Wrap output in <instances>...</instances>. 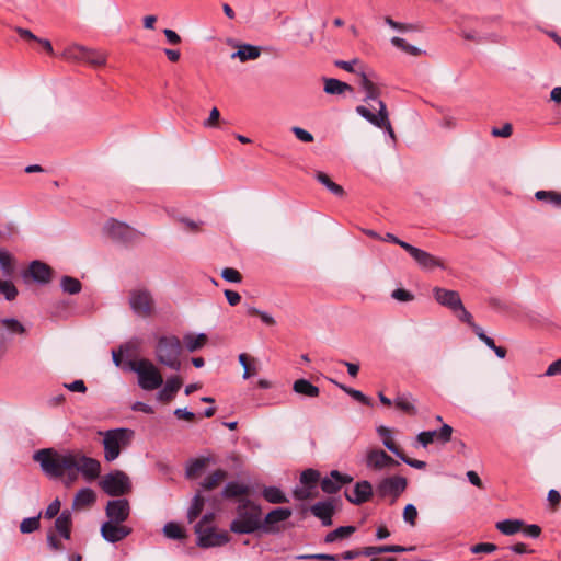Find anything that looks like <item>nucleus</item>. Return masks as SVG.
Listing matches in <instances>:
<instances>
[{
  "label": "nucleus",
  "instance_id": "nucleus-1",
  "mask_svg": "<svg viewBox=\"0 0 561 561\" xmlns=\"http://www.w3.org/2000/svg\"><path fill=\"white\" fill-rule=\"evenodd\" d=\"M33 459L39 463L47 477L65 478L66 485L77 481L79 473L85 480L92 481L101 472L100 461L85 456L80 450L58 451L54 448H43L34 454Z\"/></svg>",
  "mask_w": 561,
  "mask_h": 561
},
{
  "label": "nucleus",
  "instance_id": "nucleus-2",
  "mask_svg": "<svg viewBox=\"0 0 561 561\" xmlns=\"http://www.w3.org/2000/svg\"><path fill=\"white\" fill-rule=\"evenodd\" d=\"M261 506L250 500H242L237 507V517L230 524L234 534H253L261 530Z\"/></svg>",
  "mask_w": 561,
  "mask_h": 561
},
{
  "label": "nucleus",
  "instance_id": "nucleus-3",
  "mask_svg": "<svg viewBox=\"0 0 561 561\" xmlns=\"http://www.w3.org/2000/svg\"><path fill=\"white\" fill-rule=\"evenodd\" d=\"M181 353L182 343L178 336L163 335L158 339L154 347V354L159 364L173 370H180Z\"/></svg>",
  "mask_w": 561,
  "mask_h": 561
},
{
  "label": "nucleus",
  "instance_id": "nucleus-4",
  "mask_svg": "<svg viewBox=\"0 0 561 561\" xmlns=\"http://www.w3.org/2000/svg\"><path fill=\"white\" fill-rule=\"evenodd\" d=\"M130 370L137 374L138 385L146 391H151L160 388L163 383V378L157 366L147 358L129 360Z\"/></svg>",
  "mask_w": 561,
  "mask_h": 561
},
{
  "label": "nucleus",
  "instance_id": "nucleus-5",
  "mask_svg": "<svg viewBox=\"0 0 561 561\" xmlns=\"http://www.w3.org/2000/svg\"><path fill=\"white\" fill-rule=\"evenodd\" d=\"M133 435V431L128 428L106 431L103 437L105 460L112 462L117 459L121 454V449L129 445Z\"/></svg>",
  "mask_w": 561,
  "mask_h": 561
},
{
  "label": "nucleus",
  "instance_id": "nucleus-6",
  "mask_svg": "<svg viewBox=\"0 0 561 561\" xmlns=\"http://www.w3.org/2000/svg\"><path fill=\"white\" fill-rule=\"evenodd\" d=\"M100 486L110 496H122L131 491L129 477L121 470L105 474L100 481Z\"/></svg>",
  "mask_w": 561,
  "mask_h": 561
},
{
  "label": "nucleus",
  "instance_id": "nucleus-7",
  "mask_svg": "<svg viewBox=\"0 0 561 561\" xmlns=\"http://www.w3.org/2000/svg\"><path fill=\"white\" fill-rule=\"evenodd\" d=\"M408 480L401 476H391L381 479L376 485V494L380 499L390 497V503L393 504L399 496L405 491Z\"/></svg>",
  "mask_w": 561,
  "mask_h": 561
},
{
  "label": "nucleus",
  "instance_id": "nucleus-8",
  "mask_svg": "<svg viewBox=\"0 0 561 561\" xmlns=\"http://www.w3.org/2000/svg\"><path fill=\"white\" fill-rule=\"evenodd\" d=\"M357 114H359L363 118L368 121L374 126L385 129L389 136L394 139L396 135L391 123L389 121V113L387 106L383 101L378 102V113L374 114L369 108L364 105H358L356 107Z\"/></svg>",
  "mask_w": 561,
  "mask_h": 561
},
{
  "label": "nucleus",
  "instance_id": "nucleus-9",
  "mask_svg": "<svg viewBox=\"0 0 561 561\" xmlns=\"http://www.w3.org/2000/svg\"><path fill=\"white\" fill-rule=\"evenodd\" d=\"M130 309L139 317L147 318L153 312L154 300L150 290L146 288L133 289L129 294Z\"/></svg>",
  "mask_w": 561,
  "mask_h": 561
},
{
  "label": "nucleus",
  "instance_id": "nucleus-10",
  "mask_svg": "<svg viewBox=\"0 0 561 561\" xmlns=\"http://www.w3.org/2000/svg\"><path fill=\"white\" fill-rule=\"evenodd\" d=\"M195 534L197 535V546L204 549L221 547L230 540L227 531H216L214 526L203 528V525H195Z\"/></svg>",
  "mask_w": 561,
  "mask_h": 561
},
{
  "label": "nucleus",
  "instance_id": "nucleus-11",
  "mask_svg": "<svg viewBox=\"0 0 561 561\" xmlns=\"http://www.w3.org/2000/svg\"><path fill=\"white\" fill-rule=\"evenodd\" d=\"M104 234L116 242L127 243L137 238V231L125 222L111 218L103 228Z\"/></svg>",
  "mask_w": 561,
  "mask_h": 561
},
{
  "label": "nucleus",
  "instance_id": "nucleus-12",
  "mask_svg": "<svg viewBox=\"0 0 561 561\" xmlns=\"http://www.w3.org/2000/svg\"><path fill=\"white\" fill-rule=\"evenodd\" d=\"M293 515V511L289 507H277L268 512L261 520V531L265 534H276L280 530L279 523L287 520Z\"/></svg>",
  "mask_w": 561,
  "mask_h": 561
},
{
  "label": "nucleus",
  "instance_id": "nucleus-13",
  "mask_svg": "<svg viewBox=\"0 0 561 561\" xmlns=\"http://www.w3.org/2000/svg\"><path fill=\"white\" fill-rule=\"evenodd\" d=\"M131 528L122 523L104 522L101 526V536L107 542L115 543L130 535Z\"/></svg>",
  "mask_w": 561,
  "mask_h": 561
},
{
  "label": "nucleus",
  "instance_id": "nucleus-14",
  "mask_svg": "<svg viewBox=\"0 0 561 561\" xmlns=\"http://www.w3.org/2000/svg\"><path fill=\"white\" fill-rule=\"evenodd\" d=\"M400 247L404 249L422 268L433 270L435 267L443 266L440 261L431 253L415 248L408 242L400 243Z\"/></svg>",
  "mask_w": 561,
  "mask_h": 561
},
{
  "label": "nucleus",
  "instance_id": "nucleus-15",
  "mask_svg": "<svg viewBox=\"0 0 561 561\" xmlns=\"http://www.w3.org/2000/svg\"><path fill=\"white\" fill-rule=\"evenodd\" d=\"M108 522L124 523L130 513L129 502L126 499L108 501L105 507Z\"/></svg>",
  "mask_w": 561,
  "mask_h": 561
},
{
  "label": "nucleus",
  "instance_id": "nucleus-16",
  "mask_svg": "<svg viewBox=\"0 0 561 561\" xmlns=\"http://www.w3.org/2000/svg\"><path fill=\"white\" fill-rule=\"evenodd\" d=\"M398 465L399 462L382 449H370L366 455V466L371 470L379 471Z\"/></svg>",
  "mask_w": 561,
  "mask_h": 561
},
{
  "label": "nucleus",
  "instance_id": "nucleus-17",
  "mask_svg": "<svg viewBox=\"0 0 561 561\" xmlns=\"http://www.w3.org/2000/svg\"><path fill=\"white\" fill-rule=\"evenodd\" d=\"M433 297L440 306L448 308L451 312L459 308L462 302L458 291L443 287H434Z\"/></svg>",
  "mask_w": 561,
  "mask_h": 561
},
{
  "label": "nucleus",
  "instance_id": "nucleus-18",
  "mask_svg": "<svg viewBox=\"0 0 561 561\" xmlns=\"http://www.w3.org/2000/svg\"><path fill=\"white\" fill-rule=\"evenodd\" d=\"M352 481L353 478L351 476L333 470L331 471L330 477H327L321 481V489L328 494H333L336 493L342 485L351 483Z\"/></svg>",
  "mask_w": 561,
  "mask_h": 561
},
{
  "label": "nucleus",
  "instance_id": "nucleus-19",
  "mask_svg": "<svg viewBox=\"0 0 561 561\" xmlns=\"http://www.w3.org/2000/svg\"><path fill=\"white\" fill-rule=\"evenodd\" d=\"M373 494H374V491H373L371 483L364 480V481L357 482L354 485L353 491L346 492L345 496L351 503L360 505V504L369 501L370 497L373 496Z\"/></svg>",
  "mask_w": 561,
  "mask_h": 561
},
{
  "label": "nucleus",
  "instance_id": "nucleus-20",
  "mask_svg": "<svg viewBox=\"0 0 561 561\" xmlns=\"http://www.w3.org/2000/svg\"><path fill=\"white\" fill-rule=\"evenodd\" d=\"M51 273L53 271L47 264L41 261H33L23 276L25 278L30 276L36 283L46 284L50 282Z\"/></svg>",
  "mask_w": 561,
  "mask_h": 561
},
{
  "label": "nucleus",
  "instance_id": "nucleus-21",
  "mask_svg": "<svg viewBox=\"0 0 561 561\" xmlns=\"http://www.w3.org/2000/svg\"><path fill=\"white\" fill-rule=\"evenodd\" d=\"M359 84L362 89L365 91L364 102L368 103L369 101H381L379 98L381 95V87L369 79V77L362 71L359 73Z\"/></svg>",
  "mask_w": 561,
  "mask_h": 561
},
{
  "label": "nucleus",
  "instance_id": "nucleus-22",
  "mask_svg": "<svg viewBox=\"0 0 561 561\" xmlns=\"http://www.w3.org/2000/svg\"><path fill=\"white\" fill-rule=\"evenodd\" d=\"M310 512L321 519L323 526L332 525V515L334 513V505L332 501L317 502L310 507Z\"/></svg>",
  "mask_w": 561,
  "mask_h": 561
},
{
  "label": "nucleus",
  "instance_id": "nucleus-23",
  "mask_svg": "<svg viewBox=\"0 0 561 561\" xmlns=\"http://www.w3.org/2000/svg\"><path fill=\"white\" fill-rule=\"evenodd\" d=\"M174 221L187 232L198 231L204 224L199 218L194 216V213H173Z\"/></svg>",
  "mask_w": 561,
  "mask_h": 561
},
{
  "label": "nucleus",
  "instance_id": "nucleus-24",
  "mask_svg": "<svg viewBox=\"0 0 561 561\" xmlns=\"http://www.w3.org/2000/svg\"><path fill=\"white\" fill-rule=\"evenodd\" d=\"M412 550H414V547L407 548L399 545L369 546L363 549V556L374 557L380 553H399Z\"/></svg>",
  "mask_w": 561,
  "mask_h": 561
},
{
  "label": "nucleus",
  "instance_id": "nucleus-25",
  "mask_svg": "<svg viewBox=\"0 0 561 561\" xmlns=\"http://www.w3.org/2000/svg\"><path fill=\"white\" fill-rule=\"evenodd\" d=\"M182 386V380L178 376L168 378L164 387L158 392V399L163 402L171 401Z\"/></svg>",
  "mask_w": 561,
  "mask_h": 561
},
{
  "label": "nucleus",
  "instance_id": "nucleus-26",
  "mask_svg": "<svg viewBox=\"0 0 561 561\" xmlns=\"http://www.w3.org/2000/svg\"><path fill=\"white\" fill-rule=\"evenodd\" d=\"M87 50V46L80 44H71L62 50L61 58L72 62H84Z\"/></svg>",
  "mask_w": 561,
  "mask_h": 561
},
{
  "label": "nucleus",
  "instance_id": "nucleus-27",
  "mask_svg": "<svg viewBox=\"0 0 561 561\" xmlns=\"http://www.w3.org/2000/svg\"><path fill=\"white\" fill-rule=\"evenodd\" d=\"M208 341V337L205 333H198V334H193V333H187L183 336V346L185 347L186 351L193 353V352H196L201 348H203L206 343Z\"/></svg>",
  "mask_w": 561,
  "mask_h": 561
},
{
  "label": "nucleus",
  "instance_id": "nucleus-28",
  "mask_svg": "<svg viewBox=\"0 0 561 561\" xmlns=\"http://www.w3.org/2000/svg\"><path fill=\"white\" fill-rule=\"evenodd\" d=\"M260 55V47L250 44H243L236 53L231 55V58H238L240 61L244 62L248 60H254L259 58Z\"/></svg>",
  "mask_w": 561,
  "mask_h": 561
},
{
  "label": "nucleus",
  "instance_id": "nucleus-29",
  "mask_svg": "<svg viewBox=\"0 0 561 561\" xmlns=\"http://www.w3.org/2000/svg\"><path fill=\"white\" fill-rule=\"evenodd\" d=\"M72 524L71 513L64 511L55 520V528L65 539H70V528Z\"/></svg>",
  "mask_w": 561,
  "mask_h": 561
},
{
  "label": "nucleus",
  "instance_id": "nucleus-30",
  "mask_svg": "<svg viewBox=\"0 0 561 561\" xmlns=\"http://www.w3.org/2000/svg\"><path fill=\"white\" fill-rule=\"evenodd\" d=\"M96 501L95 492L90 488L79 490L73 499L75 507H87Z\"/></svg>",
  "mask_w": 561,
  "mask_h": 561
},
{
  "label": "nucleus",
  "instance_id": "nucleus-31",
  "mask_svg": "<svg viewBox=\"0 0 561 561\" xmlns=\"http://www.w3.org/2000/svg\"><path fill=\"white\" fill-rule=\"evenodd\" d=\"M262 496L266 502L272 504H283L289 502L285 493L277 486H265L262 490Z\"/></svg>",
  "mask_w": 561,
  "mask_h": 561
},
{
  "label": "nucleus",
  "instance_id": "nucleus-32",
  "mask_svg": "<svg viewBox=\"0 0 561 561\" xmlns=\"http://www.w3.org/2000/svg\"><path fill=\"white\" fill-rule=\"evenodd\" d=\"M523 526L522 519H504L495 524L496 529L506 536L515 535L523 529Z\"/></svg>",
  "mask_w": 561,
  "mask_h": 561
},
{
  "label": "nucleus",
  "instance_id": "nucleus-33",
  "mask_svg": "<svg viewBox=\"0 0 561 561\" xmlns=\"http://www.w3.org/2000/svg\"><path fill=\"white\" fill-rule=\"evenodd\" d=\"M346 91L352 92L353 91L352 85H350L343 81H340L337 79H334V78H329V79L324 80V92L325 93L332 94V95H339V94H343Z\"/></svg>",
  "mask_w": 561,
  "mask_h": 561
},
{
  "label": "nucleus",
  "instance_id": "nucleus-34",
  "mask_svg": "<svg viewBox=\"0 0 561 561\" xmlns=\"http://www.w3.org/2000/svg\"><path fill=\"white\" fill-rule=\"evenodd\" d=\"M293 389L296 393L314 398L318 397L320 393V390L318 387L313 386L309 380L307 379H298L294 382Z\"/></svg>",
  "mask_w": 561,
  "mask_h": 561
},
{
  "label": "nucleus",
  "instance_id": "nucleus-35",
  "mask_svg": "<svg viewBox=\"0 0 561 561\" xmlns=\"http://www.w3.org/2000/svg\"><path fill=\"white\" fill-rule=\"evenodd\" d=\"M535 197L553 208H561V192L537 191Z\"/></svg>",
  "mask_w": 561,
  "mask_h": 561
},
{
  "label": "nucleus",
  "instance_id": "nucleus-36",
  "mask_svg": "<svg viewBox=\"0 0 561 561\" xmlns=\"http://www.w3.org/2000/svg\"><path fill=\"white\" fill-rule=\"evenodd\" d=\"M107 61V54L103 50L88 47L85 55V64L92 67L105 66Z\"/></svg>",
  "mask_w": 561,
  "mask_h": 561
},
{
  "label": "nucleus",
  "instance_id": "nucleus-37",
  "mask_svg": "<svg viewBox=\"0 0 561 561\" xmlns=\"http://www.w3.org/2000/svg\"><path fill=\"white\" fill-rule=\"evenodd\" d=\"M0 267L5 277H10L14 274V257L4 249H0Z\"/></svg>",
  "mask_w": 561,
  "mask_h": 561
},
{
  "label": "nucleus",
  "instance_id": "nucleus-38",
  "mask_svg": "<svg viewBox=\"0 0 561 561\" xmlns=\"http://www.w3.org/2000/svg\"><path fill=\"white\" fill-rule=\"evenodd\" d=\"M316 179L335 196H343V194H344L343 187L341 185L336 184L335 182H333L327 173L318 171L316 173Z\"/></svg>",
  "mask_w": 561,
  "mask_h": 561
},
{
  "label": "nucleus",
  "instance_id": "nucleus-39",
  "mask_svg": "<svg viewBox=\"0 0 561 561\" xmlns=\"http://www.w3.org/2000/svg\"><path fill=\"white\" fill-rule=\"evenodd\" d=\"M356 528L354 526H341L336 529L327 534L324 541L327 543H331L344 538L350 537L353 533H355Z\"/></svg>",
  "mask_w": 561,
  "mask_h": 561
},
{
  "label": "nucleus",
  "instance_id": "nucleus-40",
  "mask_svg": "<svg viewBox=\"0 0 561 561\" xmlns=\"http://www.w3.org/2000/svg\"><path fill=\"white\" fill-rule=\"evenodd\" d=\"M226 478H227V472L222 469H217L216 471H214L213 473H210L209 476H207L204 479L202 486L204 490H208V491L213 490L216 486H218L219 483L221 481H224Z\"/></svg>",
  "mask_w": 561,
  "mask_h": 561
},
{
  "label": "nucleus",
  "instance_id": "nucleus-41",
  "mask_svg": "<svg viewBox=\"0 0 561 561\" xmlns=\"http://www.w3.org/2000/svg\"><path fill=\"white\" fill-rule=\"evenodd\" d=\"M163 535L169 539L181 540L186 537L185 530L176 523L169 522L163 526Z\"/></svg>",
  "mask_w": 561,
  "mask_h": 561
},
{
  "label": "nucleus",
  "instance_id": "nucleus-42",
  "mask_svg": "<svg viewBox=\"0 0 561 561\" xmlns=\"http://www.w3.org/2000/svg\"><path fill=\"white\" fill-rule=\"evenodd\" d=\"M394 404L397 409L408 413V414H415L416 409L413 403V399L411 394H400L394 399Z\"/></svg>",
  "mask_w": 561,
  "mask_h": 561
},
{
  "label": "nucleus",
  "instance_id": "nucleus-43",
  "mask_svg": "<svg viewBox=\"0 0 561 561\" xmlns=\"http://www.w3.org/2000/svg\"><path fill=\"white\" fill-rule=\"evenodd\" d=\"M205 500L201 494H196L192 500L191 506L187 511V519L190 523L194 522L203 511Z\"/></svg>",
  "mask_w": 561,
  "mask_h": 561
},
{
  "label": "nucleus",
  "instance_id": "nucleus-44",
  "mask_svg": "<svg viewBox=\"0 0 561 561\" xmlns=\"http://www.w3.org/2000/svg\"><path fill=\"white\" fill-rule=\"evenodd\" d=\"M60 286L65 293L70 295L80 293L82 288L80 280L71 276H64Z\"/></svg>",
  "mask_w": 561,
  "mask_h": 561
},
{
  "label": "nucleus",
  "instance_id": "nucleus-45",
  "mask_svg": "<svg viewBox=\"0 0 561 561\" xmlns=\"http://www.w3.org/2000/svg\"><path fill=\"white\" fill-rule=\"evenodd\" d=\"M391 44L411 56H420L422 54L420 48L410 45L405 39L398 36L391 38Z\"/></svg>",
  "mask_w": 561,
  "mask_h": 561
},
{
  "label": "nucleus",
  "instance_id": "nucleus-46",
  "mask_svg": "<svg viewBox=\"0 0 561 561\" xmlns=\"http://www.w3.org/2000/svg\"><path fill=\"white\" fill-rule=\"evenodd\" d=\"M248 492L247 486L237 483V482H229L225 485L222 490V495L225 497H234L239 495H243Z\"/></svg>",
  "mask_w": 561,
  "mask_h": 561
},
{
  "label": "nucleus",
  "instance_id": "nucleus-47",
  "mask_svg": "<svg viewBox=\"0 0 561 561\" xmlns=\"http://www.w3.org/2000/svg\"><path fill=\"white\" fill-rule=\"evenodd\" d=\"M0 294L11 301L18 296V289L12 282L0 279Z\"/></svg>",
  "mask_w": 561,
  "mask_h": 561
},
{
  "label": "nucleus",
  "instance_id": "nucleus-48",
  "mask_svg": "<svg viewBox=\"0 0 561 561\" xmlns=\"http://www.w3.org/2000/svg\"><path fill=\"white\" fill-rule=\"evenodd\" d=\"M320 478V474L317 470L313 469H307L302 471L300 476V482L304 485H309L316 489L317 482Z\"/></svg>",
  "mask_w": 561,
  "mask_h": 561
},
{
  "label": "nucleus",
  "instance_id": "nucleus-49",
  "mask_svg": "<svg viewBox=\"0 0 561 561\" xmlns=\"http://www.w3.org/2000/svg\"><path fill=\"white\" fill-rule=\"evenodd\" d=\"M206 462L207 459L205 458L194 459L186 468V476L188 478H195L205 468Z\"/></svg>",
  "mask_w": 561,
  "mask_h": 561
},
{
  "label": "nucleus",
  "instance_id": "nucleus-50",
  "mask_svg": "<svg viewBox=\"0 0 561 561\" xmlns=\"http://www.w3.org/2000/svg\"><path fill=\"white\" fill-rule=\"evenodd\" d=\"M298 560H317V561H340V556L329 553H310L299 554L296 557Z\"/></svg>",
  "mask_w": 561,
  "mask_h": 561
},
{
  "label": "nucleus",
  "instance_id": "nucleus-51",
  "mask_svg": "<svg viewBox=\"0 0 561 561\" xmlns=\"http://www.w3.org/2000/svg\"><path fill=\"white\" fill-rule=\"evenodd\" d=\"M39 527V516L37 517H28L24 518L20 524V531L23 534H31L38 529Z\"/></svg>",
  "mask_w": 561,
  "mask_h": 561
},
{
  "label": "nucleus",
  "instance_id": "nucleus-52",
  "mask_svg": "<svg viewBox=\"0 0 561 561\" xmlns=\"http://www.w3.org/2000/svg\"><path fill=\"white\" fill-rule=\"evenodd\" d=\"M1 323L12 333L23 334L25 332L24 325L16 319L5 318L1 320Z\"/></svg>",
  "mask_w": 561,
  "mask_h": 561
},
{
  "label": "nucleus",
  "instance_id": "nucleus-53",
  "mask_svg": "<svg viewBox=\"0 0 561 561\" xmlns=\"http://www.w3.org/2000/svg\"><path fill=\"white\" fill-rule=\"evenodd\" d=\"M221 277L230 283H240L242 280V276L240 272L232 267H226L221 271Z\"/></svg>",
  "mask_w": 561,
  "mask_h": 561
},
{
  "label": "nucleus",
  "instance_id": "nucleus-54",
  "mask_svg": "<svg viewBox=\"0 0 561 561\" xmlns=\"http://www.w3.org/2000/svg\"><path fill=\"white\" fill-rule=\"evenodd\" d=\"M417 510L413 504H408L403 511V519L411 526L416 524Z\"/></svg>",
  "mask_w": 561,
  "mask_h": 561
},
{
  "label": "nucleus",
  "instance_id": "nucleus-55",
  "mask_svg": "<svg viewBox=\"0 0 561 561\" xmlns=\"http://www.w3.org/2000/svg\"><path fill=\"white\" fill-rule=\"evenodd\" d=\"M462 37L467 41H474L478 43H481L483 41H489V42H493V43L500 42V39L497 38V36L495 34H490L488 36L482 37V36H476V34L471 31L470 32L463 31Z\"/></svg>",
  "mask_w": 561,
  "mask_h": 561
},
{
  "label": "nucleus",
  "instance_id": "nucleus-56",
  "mask_svg": "<svg viewBox=\"0 0 561 561\" xmlns=\"http://www.w3.org/2000/svg\"><path fill=\"white\" fill-rule=\"evenodd\" d=\"M391 297L401 302H408V301H412L414 299V295L411 291L403 289V288L394 289L391 293Z\"/></svg>",
  "mask_w": 561,
  "mask_h": 561
},
{
  "label": "nucleus",
  "instance_id": "nucleus-57",
  "mask_svg": "<svg viewBox=\"0 0 561 561\" xmlns=\"http://www.w3.org/2000/svg\"><path fill=\"white\" fill-rule=\"evenodd\" d=\"M453 313L461 321L467 324H471L473 322L472 314L465 308L463 304H460L459 308H456Z\"/></svg>",
  "mask_w": 561,
  "mask_h": 561
},
{
  "label": "nucleus",
  "instance_id": "nucleus-58",
  "mask_svg": "<svg viewBox=\"0 0 561 561\" xmlns=\"http://www.w3.org/2000/svg\"><path fill=\"white\" fill-rule=\"evenodd\" d=\"M497 549L496 545L491 542H481L471 547L472 553H491Z\"/></svg>",
  "mask_w": 561,
  "mask_h": 561
},
{
  "label": "nucleus",
  "instance_id": "nucleus-59",
  "mask_svg": "<svg viewBox=\"0 0 561 561\" xmlns=\"http://www.w3.org/2000/svg\"><path fill=\"white\" fill-rule=\"evenodd\" d=\"M314 488L309 485L298 486L294 490V495L297 500H307L312 496Z\"/></svg>",
  "mask_w": 561,
  "mask_h": 561
},
{
  "label": "nucleus",
  "instance_id": "nucleus-60",
  "mask_svg": "<svg viewBox=\"0 0 561 561\" xmlns=\"http://www.w3.org/2000/svg\"><path fill=\"white\" fill-rule=\"evenodd\" d=\"M436 434H437V431H425V432H421L419 435H417V440L419 443L423 446V447H426L427 445H430L431 443L434 442V439L436 438Z\"/></svg>",
  "mask_w": 561,
  "mask_h": 561
},
{
  "label": "nucleus",
  "instance_id": "nucleus-61",
  "mask_svg": "<svg viewBox=\"0 0 561 561\" xmlns=\"http://www.w3.org/2000/svg\"><path fill=\"white\" fill-rule=\"evenodd\" d=\"M453 434V427L448 424H444L439 431H437L436 439L442 443H447L450 440Z\"/></svg>",
  "mask_w": 561,
  "mask_h": 561
},
{
  "label": "nucleus",
  "instance_id": "nucleus-62",
  "mask_svg": "<svg viewBox=\"0 0 561 561\" xmlns=\"http://www.w3.org/2000/svg\"><path fill=\"white\" fill-rule=\"evenodd\" d=\"M513 127L510 123H505L501 128L494 127L491 131V134L494 137H504L507 138L512 135Z\"/></svg>",
  "mask_w": 561,
  "mask_h": 561
},
{
  "label": "nucleus",
  "instance_id": "nucleus-63",
  "mask_svg": "<svg viewBox=\"0 0 561 561\" xmlns=\"http://www.w3.org/2000/svg\"><path fill=\"white\" fill-rule=\"evenodd\" d=\"M60 511V501L58 499L54 500L45 511V518L51 519L58 515Z\"/></svg>",
  "mask_w": 561,
  "mask_h": 561
},
{
  "label": "nucleus",
  "instance_id": "nucleus-64",
  "mask_svg": "<svg viewBox=\"0 0 561 561\" xmlns=\"http://www.w3.org/2000/svg\"><path fill=\"white\" fill-rule=\"evenodd\" d=\"M291 131L299 140H301L304 142H312L313 141V136L309 131L305 130L304 128L295 126L291 128Z\"/></svg>",
  "mask_w": 561,
  "mask_h": 561
}]
</instances>
